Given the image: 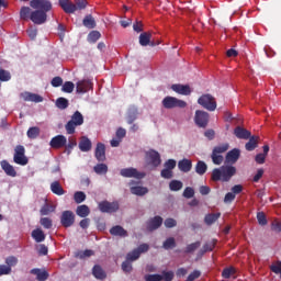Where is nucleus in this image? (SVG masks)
<instances>
[{"instance_id": "1", "label": "nucleus", "mask_w": 281, "mask_h": 281, "mask_svg": "<svg viewBox=\"0 0 281 281\" xmlns=\"http://www.w3.org/2000/svg\"><path fill=\"white\" fill-rule=\"evenodd\" d=\"M236 172V167L232 165H224L220 168L213 169L211 179L215 182L223 181L224 183H227L228 181H232V177H235Z\"/></svg>"}, {"instance_id": "2", "label": "nucleus", "mask_w": 281, "mask_h": 281, "mask_svg": "<svg viewBox=\"0 0 281 281\" xmlns=\"http://www.w3.org/2000/svg\"><path fill=\"white\" fill-rule=\"evenodd\" d=\"M85 124V116L80 111H76L72 115L70 121L67 122L65 125L66 133L68 135H74L76 133V126H82Z\"/></svg>"}, {"instance_id": "3", "label": "nucleus", "mask_w": 281, "mask_h": 281, "mask_svg": "<svg viewBox=\"0 0 281 281\" xmlns=\"http://www.w3.org/2000/svg\"><path fill=\"white\" fill-rule=\"evenodd\" d=\"M164 109H186L188 106V102L175 98V97H165L162 100Z\"/></svg>"}, {"instance_id": "4", "label": "nucleus", "mask_w": 281, "mask_h": 281, "mask_svg": "<svg viewBox=\"0 0 281 281\" xmlns=\"http://www.w3.org/2000/svg\"><path fill=\"white\" fill-rule=\"evenodd\" d=\"M198 104L206 109V111H216V99L212 94H202L198 99Z\"/></svg>"}, {"instance_id": "5", "label": "nucleus", "mask_w": 281, "mask_h": 281, "mask_svg": "<svg viewBox=\"0 0 281 281\" xmlns=\"http://www.w3.org/2000/svg\"><path fill=\"white\" fill-rule=\"evenodd\" d=\"M13 161L18 166H27L30 160L25 157V147L23 145L15 146Z\"/></svg>"}, {"instance_id": "6", "label": "nucleus", "mask_w": 281, "mask_h": 281, "mask_svg": "<svg viewBox=\"0 0 281 281\" xmlns=\"http://www.w3.org/2000/svg\"><path fill=\"white\" fill-rule=\"evenodd\" d=\"M30 5L33 10H38L40 12H44V14H47L53 8L52 1L49 0H31Z\"/></svg>"}, {"instance_id": "7", "label": "nucleus", "mask_w": 281, "mask_h": 281, "mask_svg": "<svg viewBox=\"0 0 281 281\" xmlns=\"http://www.w3.org/2000/svg\"><path fill=\"white\" fill-rule=\"evenodd\" d=\"M194 123L199 128H207V124H210V113L196 110L194 116Z\"/></svg>"}, {"instance_id": "8", "label": "nucleus", "mask_w": 281, "mask_h": 281, "mask_svg": "<svg viewBox=\"0 0 281 281\" xmlns=\"http://www.w3.org/2000/svg\"><path fill=\"white\" fill-rule=\"evenodd\" d=\"M98 207L100 212L103 214H113L120 210V203L119 202H109V201H101L98 204Z\"/></svg>"}, {"instance_id": "9", "label": "nucleus", "mask_w": 281, "mask_h": 281, "mask_svg": "<svg viewBox=\"0 0 281 281\" xmlns=\"http://www.w3.org/2000/svg\"><path fill=\"white\" fill-rule=\"evenodd\" d=\"M121 177H125L126 179H144L146 173L139 172L136 168H123L120 171Z\"/></svg>"}, {"instance_id": "10", "label": "nucleus", "mask_w": 281, "mask_h": 281, "mask_svg": "<svg viewBox=\"0 0 281 281\" xmlns=\"http://www.w3.org/2000/svg\"><path fill=\"white\" fill-rule=\"evenodd\" d=\"M146 159L148 166H153L154 168H158V166H161V155H159L158 151L155 149L146 153Z\"/></svg>"}, {"instance_id": "11", "label": "nucleus", "mask_w": 281, "mask_h": 281, "mask_svg": "<svg viewBox=\"0 0 281 281\" xmlns=\"http://www.w3.org/2000/svg\"><path fill=\"white\" fill-rule=\"evenodd\" d=\"M76 223V214L72 211H64L60 215V224L63 227H71Z\"/></svg>"}, {"instance_id": "12", "label": "nucleus", "mask_w": 281, "mask_h": 281, "mask_svg": "<svg viewBox=\"0 0 281 281\" xmlns=\"http://www.w3.org/2000/svg\"><path fill=\"white\" fill-rule=\"evenodd\" d=\"M30 20L35 25H43V23H46L47 21V13H45V11H38V9H35V11L31 12Z\"/></svg>"}, {"instance_id": "13", "label": "nucleus", "mask_w": 281, "mask_h": 281, "mask_svg": "<svg viewBox=\"0 0 281 281\" xmlns=\"http://www.w3.org/2000/svg\"><path fill=\"white\" fill-rule=\"evenodd\" d=\"M49 146H50V148H54L55 150L65 148V146H67V137H65V135L54 136L49 142Z\"/></svg>"}, {"instance_id": "14", "label": "nucleus", "mask_w": 281, "mask_h": 281, "mask_svg": "<svg viewBox=\"0 0 281 281\" xmlns=\"http://www.w3.org/2000/svg\"><path fill=\"white\" fill-rule=\"evenodd\" d=\"M238 159H240V149L234 148L226 154L225 164L228 166H234Z\"/></svg>"}, {"instance_id": "15", "label": "nucleus", "mask_w": 281, "mask_h": 281, "mask_svg": "<svg viewBox=\"0 0 281 281\" xmlns=\"http://www.w3.org/2000/svg\"><path fill=\"white\" fill-rule=\"evenodd\" d=\"M160 225H164V218L156 215L147 222V229L148 232H155V229H159Z\"/></svg>"}, {"instance_id": "16", "label": "nucleus", "mask_w": 281, "mask_h": 281, "mask_svg": "<svg viewBox=\"0 0 281 281\" xmlns=\"http://www.w3.org/2000/svg\"><path fill=\"white\" fill-rule=\"evenodd\" d=\"M94 157L99 161H106V146L102 143H98L95 150H94Z\"/></svg>"}, {"instance_id": "17", "label": "nucleus", "mask_w": 281, "mask_h": 281, "mask_svg": "<svg viewBox=\"0 0 281 281\" xmlns=\"http://www.w3.org/2000/svg\"><path fill=\"white\" fill-rule=\"evenodd\" d=\"M90 89H93V83L91 80L83 79L77 82V93H87Z\"/></svg>"}, {"instance_id": "18", "label": "nucleus", "mask_w": 281, "mask_h": 281, "mask_svg": "<svg viewBox=\"0 0 281 281\" xmlns=\"http://www.w3.org/2000/svg\"><path fill=\"white\" fill-rule=\"evenodd\" d=\"M172 91L180 95H190L192 89L188 85L176 83L171 86Z\"/></svg>"}, {"instance_id": "19", "label": "nucleus", "mask_w": 281, "mask_h": 281, "mask_svg": "<svg viewBox=\"0 0 281 281\" xmlns=\"http://www.w3.org/2000/svg\"><path fill=\"white\" fill-rule=\"evenodd\" d=\"M59 5L66 14H74L76 12V4L70 0H59Z\"/></svg>"}, {"instance_id": "20", "label": "nucleus", "mask_w": 281, "mask_h": 281, "mask_svg": "<svg viewBox=\"0 0 281 281\" xmlns=\"http://www.w3.org/2000/svg\"><path fill=\"white\" fill-rule=\"evenodd\" d=\"M234 135L237 137V139H249L251 137V132L249 130L244 128L241 126H237L234 130Z\"/></svg>"}, {"instance_id": "21", "label": "nucleus", "mask_w": 281, "mask_h": 281, "mask_svg": "<svg viewBox=\"0 0 281 281\" xmlns=\"http://www.w3.org/2000/svg\"><path fill=\"white\" fill-rule=\"evenodd\" d=\"M0 166L8 177H16V169L8 160H2Z\"/></svg>"}, {"instance_id": "22", "label": "nucleus", "mask_w": 281, "mask_h": 281, "mask_svg": "<svg viewBox=\"0 0 281 281\" xmlns=\"http://www.w3.org/2000/svg\"><path fill=\"white\" fill-rule=\"evenodd\" d=\"M249 140L246 143L245 148L248 150V153H251L252 150H256L258 143L260 142V136H251L248 138Z\"/></svg>"}, {"instance_id": "23", "label": "nucleus", "mask_w": 281, "mask_h": 281, "mask_svg": "<svg viewBox=\"0 0 281 281\" xmlns=\"http://www.w3.org/2000/svg\"><path fill=\"white\" fill-rule=\"evenodd\" d=\"M91 148H92L91 139H89V137L87 136H82L79 142V149L81 150V153H89Z\"/></svg>"}, {"instance_id": "24", "label": "nucleus", "mask_w": 281, "mask_h": 281, "mask_svg": "<svg viewBox=\"0 0 281 281\" xmlns=\"http://www.w3.org/2000/svg\"><path fill=\"white\" fill-rule=\"evenodd\" d=\"M21 98H23L24 102H43V97L31 92L21 93Z\"/></svg>"}, {"instance_id": "25", "label": "nucleus", "mask_w": 281, "mask_h": 281, "mask_svg": "<svg viewBox=\"0 0 281 281\" xmlns=\"http://www.w3.org/2000/svg\"><path fill=\"white\" fill-rule=\"evenodd\" d=\"M178 168L180 172H190L192 170V160L183 158L178 161Z\"/></svg>"}, {"instance_id": "26", "label": "nucleus", "mask_w": 281, "mask_h": 281, "mask_svg": "<svg viewBox=\"0 0 281 281\" xmlns=\"http://www.w3.org/2000/svg\"><path fill=\"white\" fill-rule=\"evenodd\" d=\"M153 40V33L144 32L139 35L138 42L142 47H148L150 45V41Z\"/></svg>"}, {"instance_id": "27", "label": "nucleus", "mask_w": 281, "mask_h": 281, "mask_svg": "<svg viewBox=\"0 0 281 281\" xmlns=\"http://www.w3.org/2000/svg\"><path fill=\"white\" fill-rule=\"evenodd\" d=\"M110 234L111 236H120L121 238H126V236H128V232H126V229L120 225L113 226L110 229Z\"/></svg>"}, {"instance_id": "28", "label": "nucleus", "mask_w": 281, "mask_h": 281, "mask_svg": "<svg viewBox=\"0 0 281 281\" xmlns=\"http://www.w3.org/2000/svg\"><path fill=\"white\" fill-rule=\"evenodd\" d=\"M82 25L88 30H94V27L97 26V23L93 15L91 14L86 15L82 20Z\"/></svg>"}, {"instance_id": "29", "label": "nucleus", "mask_w": 281, "mask_h": 281, "mask_svg": "<svg viewBox=\"0 0 281 281\" xmlns=\"http://www.w3.org/2000/svg\"><path fill=\"white\" fill-rule=\"evenodd\" d=\"M54 212H56V205L49 203H45L40 210L41 216H49Z\"/></svg>"}, {"instance_id": "30", "label": "nucleus", "mask_w": 281, "mask_h": 281, "mask_svg": "<svg viewBox=\"0 0 281 281\" xmlns=\"http://www.w3.org/2000/svg\"><path fill=\"white\" fill-rule=\"evenodd\" d=\"M92 274L97 280H105L106 279V272L102 269L100 265H95L92 269Z\"/></svg>"}, {"instance_id": "31", "label": "nucleus", "mask_w": 281, "mask_h": 281, "mask_svg": "<svg viewBox=\"0 0 281 281\" xmlns=\"http://www.w3.org/2000/svg\"><path fill=\"white\" fill-rule=\"evenodd\" d=\"M77 216H80V218H87L89 214H91V210L87 206V204L77 206L76 210Z\"/></svg>"}, {"instance_id": "32", "label": "nucleus", "mask_w": 281, "mask_h": 281, "mask_svg": "<svg viewBox=\"0 0 281 281\" xmlns=\"http://www.w3.org/2000/svg\"><path fill=\"white\" fill-rule=\"evenodd\" d=\"M31 273L33 276H36L38 281H45V280H47V278H49V273L47 271H45V270L41 271V269H38V268L32 269Z\"/></svg>"}, {"instance_id": "33", "label": "nucleus", "mask_w": 281, "mask_h": 281, "mask_svg": "<svg viewBox=\"0 0 281 281\" xmlns=\"http://www.w3.org/2000/svg\"><path fill=\"white\" fill-rule=\"evenodd\" d=\"M50 191L53 192V194H56L57 196H63V194H65V189H63V186H60V182L58 181H54L50 184Z\"/></svg>"}, {"instance_id": "34", "label": "nucleus", "mask_w": 281, "mask_h": 281, "mask_svg": "<svg viewBox=\"0 0 281 281\" xmlns=\"http://www.w3.org/2000/svg\"><path fill=\"white\" fill-rule=\"evenodd\" d=\"M31 236L35 239V243H43L45 240V233L41 228L32 231Z\"/></svg>"}, {"instance_id": "35", "label": "nucleus", "mask_w": 281, "mask_h": 281, "mask_svg": "<svg viewBox=\"0 0 281 281\" xmlns=\"http://www.w3.org/2000/svg\"><path fill=\"white\" fill-rule=\"evenodd\" d=\"M195 172L196 175H200V177H203V175L207 172V164L203 160H199L195 165Z\"/></svg>"}, {"instance_id": "36", "label": "nucleus", "mask_w": 281, "mask_h": 281, "mask_svg": "<svg viewBox=\"0 0 281 281\" xmlns=\"http://www.w3.org/2000/svg\"><path fill=\"white\" fill-rule=\"evenodd\" d=\"M131 193L135 194L136 196H144L148 194V188L146 187H131Z\"/></svg>"}, {"instance_id": "37", "label": "nucleus", "mask_w": 281, "mask_h": 281, "mask_svg": "<svg viewBox=\"0 0 281 281\" xmlns=\"http://www.w3.org/2000/svg\"><path fill=\"white\" fill-rule=\"evenodd\" d=\"M220 218H221V213L206 214L204 217V223H206V225H214V222H216Z\"/></svg>"}, {"instance_id": "38", "label": "nucleus", "mask_w": 281, "mask_h": 281, "mask_svg": "<svg viewBox=\"0 0 281 281\" xmlns=\"http://www.w3.org/2000/svg\"><path fill=\"white\" fill-rule=\"evenodd\" d=\"M183 189V182H181V180H171L169 182V190H171V192H179V190Z\"/></svg>"}, {"instance_id": "39", "label": "nucleus", "mask_w": 281, "mask_h": 281, "mask_svg": "<svg viewBox=\"0 0 281 281\" xmlns=\"http://www.w3.org/2000/svg\"><path fill=\"white\" fill-rule=\"evenodd\" d=\"M29 139H36L41 135V128L37 126L30 127L26 132Z\"/></svg>"}, {"instance_id": "40", "label": "nucleus", "mask_w": 281, "mask_h": 281, "mask_svg": "<svg viewBox=\"0 0 281 281\" xmlns=\"http://www.w3.org/2000/svg\"><path fill=\"white\" fill-rule=\"evenodd\" d=\"M32 16V9L30 7H22L20 10V19L22 21H27Z\"/></svg>"}, {"instance_id": "41", "label": "nucleus", "mask_w": 281, "mask_h": 281, "mask_svg": "<svg viewBox=\"0 0 281 281\" xmlns=\"http://www.w3.org/2000/svg\"><path fill=\"white\" fill-rule=\"evenodd\" d=\"M102 34L99 31H91L88 34V43H98V41H100Z\"/></svg>"}, {"instance_id": "42", "label": "nucleus", "mask_w": 281, "mask_h": 281, "mask_svg": "<svg viewBox=\"0 0 281 281\" xmlns=\"http://www.w3.org/2000/svg\"><path fill=\"white\" fill-rule=\"evenodd\" d=\"M227 150H229V143H224L222 145L215 146L212 153L223 155V153H227Z\"/></svg>"}, {"instance_id": "43", "label": "nucleus", "mask_w": 281, "mask_h": 281, "mask_svg": "<svg viewBox=\"0 0 281 281\" xmlns=\"http://www.w3.org/2000/svg\"><path fill=\"white\" fill-rule=\"evenodd\" d=\"M93 170L97 175H106V172H109V166L105 164H98L93 167Z\"/></svg>"}, {"instance_id": "44", "label": "nucleus", "mask_w": 281, "mask_h": 281, "mask_svg": "<svg viewBox=\"0 0 281 281\" xmlns=\"http://www.w3.org/2000/svg\"><path fill=\"white\" fill-rule=\"evenodd\" d=\"M74 201L77 204L85 203V201H87V194L82 191H77L74 194Z\"/></svg>"}, {"instance_id": "45", "label": "nucleus", "mask_w": 281, "mask_h": 281, "mask_svg": "<svg viewBox=\"0 0 281 281\" xmlns=\"http://www.w3.org/2000/svg\"><path fill=\"white\" fill-rule=\"evenodd\" d=\"M10 80H12V75L10 71L0 68V82H10Z\"/></svg>"}, {"instance_id": "46", "label": "nucleus", "mask_w": 281, "mask_h": 281, "mask_svg": "<svg viewBox=\"0 0 281 281\" xmlns=\"http://www.w3.org/2000/svg\"><path fill=\"white\" fill-rule=\"evenodd\" d=\"M56 106H57V109L65 111V109H67L69 106V100L60 97L56 100Z\"/></svg>"}, {"instance_id": "47", "label": "nucleus", "mask_w": 281, "mask_h": 281, "mask_svg": "<svg viewBox=\"0 0 281 281\" xmlns=\"http://www.w3.org/2000/svg\"><path fill=\"white\" fill-rule=\"evenodd\" d=\"M211 159H212V162H213L215 166H221V164H223V161L225 160V158L223 157V155L216 154V153H214V151H212V154H211Z\"/></svg>"}, {"instance_id": "48", "label": "nucleus", "mask_w": 281, "mask_h": 281, "mask_svg": "<svg viewBox=\"0 0 281 281\" xmlns=\"http://www.w3.org/2000/svg\"><path fill=\"white\" fill-rule=\"evenodd\" d=\"M40 224L42 227H44V229H52V227H54V222L49 217H42L40 220Z\"/></svg>"}, {"instance_id": "49", "label": "nucleus", "mask_w": 281, "mask_h": 281, "mask_svg": "<svg viewBox=\"0 0 281 281\" xmlns=\"http://www.w3.org/2000/svg\"><path fill=\"white\" fill-rule=\"evenodd\" d=\"M127 124H133L137 120V109H130L127 112Z\"/></svg>"}, {"instance_id": "50", "label": "nucleus", "mask_w": 281, "mask_h": 281, "mask_svg": "<svg viewBox=\"0 0 281 281\" xmlns=\"http://www.w3.org/2000/svg\"><path fill=\"white\" fill-rule=\"evenodd\" d=\"M164 249H173V247H177V241L173 237L167 238L162 244Z\"/></svg>"}, {"instance_id": "51", "label": "nucleus", "mask_w": 281, "mask_h": 281, "mask_svg": "<svg viewBox=\"0 0 281 281\" xmlns=\"http://www.w3.org/2000/svg\"><path fill=\"white\" fill-rule=\"evenodd\" d=\"M201 247V241H195L192 244H189L184 250V254H193V251H196Z\"/></svg>"}, {"instance_id": "52", "label": "nucleus", "mask_w": 281, "mask_h": 281, "mask_svg": "<svg viewBox=\"0 0 281 281\" xmlns=\"http://www.w3.org/2000/svg\"><path fill=\"white\" fill-rule=\"evenodd\" d=\"M78 146V142H76V138H69L68 144L66 143L65 147L68 155H71V150Z\"/></svg>"}, {"instance_id": "53", "label": "nucleus", "mask_w": 281, "mask_h": 281, "mask_svg": "<svg viewBox=\"0 0 281 281\" xmlns=\"http://www.w3.org/2000/svg\"><path fill=\"white\" fill-rule=\"evenodd\" d=\"M142 255L139 254V250L134 249L132 252H128L126 256V260H130V262H134V260H138V258Z\"/></svg>"}, {"instance_id": "54", "label": "nucleus", "mask_w": 281, "mask_h": 281, "mask_svg": "<svg viewBox=\"0 0 281 281\" xmlns=\"http://www.w3.org/2000/svg\"><path fill=\"white\" fill-rule=\"evenodd\" d=\"M216 247V243L211 241L203 245L201 249V254H207V251H214V248Z\"/></svg>"}, {"instance_id": "55", "label": "nucleus", "mask_w": 281, "mask_h": 281, "mask_svg": "<svg viewBox=\"0 0 281 281\" xmlns=\"http://www.w3.org/2000/svg\"><path fill=\"white\" fill-rule=\"evenodd\" d=\"M93 254V250L86 249L83 251L77 252V258H80V260H85V258H91Z\"/></svg>"}, {"instance_id": "56", "label": "nucleus", "mask_w": 281, "mask_h": 281, "mask_svg": "<svg viewBox=\"0 0 281 281\" xmlns=\"http://www.w3.org/2000/svg\"><path fill=\"white\" fill-rule=\"evenodd\" d=\"M5 265L12 269V267H16V265H19V259L14 256H10L5 259Z\"/></svg>"}, {"instance_id": "57", "label": "nucleus", "mask_w": 281, "mask_h": 281, "mask_svg": "<svg viewBox=\"0 0 281 281\" xmlns=\"http://www.w3.org/2000/svg\"><path fill=\"white\" fill-rule=\"evenodd\" d=\"M74 88H75L74 82H71V81H66V82L63 85L61 91H64L65 93H72V92H74Z\"/></svg>"}, {"instance_id": "58", "label": "nucleus", "mask_w": 281, "mask_h": 281, "mask_svg": "<svg viewBox=\"0 0 281 281\" xmlns=\"http://www.w3.org/2000/svg\"><path fill=\"white\" fill-rule=\"evenodd\" d=\"M233 273H236V270L234 268H225L222 271V278H224L225 280H229Z\"/></svg>"}, {"instance_id": "59", "label": "nucleus", "mask_w": 281, "mask_h": 281, "mask_svg": "<svg viewBox=\"0 0 281 281\" xmlns=\"http://www.w3.org/2000/svg\"><path fill=\"white\" fill-rule=\"evenodd\" d=\"M257 221H258L259 225H261V226L267 225V215H265V212L257 213Z\"/></svg>"}, {"instance_id": "60", "label": "nucleus", "mask_w": 281, "mask_h": 281, "mask_svg": "<svg viewBox=\"0 0 281 281\" xmlns=\"http://www.w3.org/2000/svg\"><path fill=\"white\" fill-rule=\"evenodd\" d=\"M161 277H162L164 281H172V280H175V272H172V271H162Z\"/></svg>"}, {"instance_id": "61", "label": "nucleus", "mask_w": 281, "mask_h": 281, "mask_svg": "<svg viewBox=\"0 0 281 281\" xmlns=\"http://www.w3.org/2000/svg\"><path fill=\"white\" fill-rule=\"evenodd\" d=\"M160 177H162V179H172L173 172L171 169L165 168L160 171Z\"/></svg>"}, {"instance_id": "62", "label": "nucleus", "mask_w": 281, "mask_h": 281, "mask_svg": "<svg viewBox=\"0 0 281 281\" xmlns=\"http://www.w3.org/2000/svg\"><path fill=\"white\" fill-rule=\"evenodd\" d=\"M164 277L161 274H147L145 276V281H161Z\"/></svg>"}, {"instance_id": "63", "label": "nucleus", "mask_w": 281, "mask_h": 281, "mask_svg": "<svg viewBox=\"0 0 281 281\" xmlns=\"http://www.w3.org/2000/svg\"><path fill=\"white\" fill-rule=\"evenodd\" d=\"M272 273H281V261H277L274 265L270 266Z\"/></svg>"}, {"instance_id": "64", "label": "nucleus", "mask_w": 281, "mask_h": 281, "mask_svg": "<svg viewBox=\"0 0 281 281\" xmlns=\"http://www.w3.org/2000/svg\"><path fill=\"white\" fill-rule=\"evenodd\" d=\"M272 232H276V234H280L281 232V223L278 221H273L271 224Z\"/></svg>"}]
</instances>
